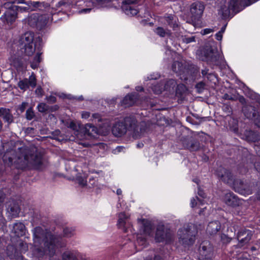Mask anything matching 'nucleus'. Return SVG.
<instances>
[{
	"instance_id": "nucleus-1",
	"label": "nucleus",
	"mask_w": 260,
	"mask_h": 260,
	"mask_svg": "<svg viewBox=\"0 0 260 260\" xmlns=\"http://www.w3.org/2000/svg\"><path fill=\"white\" fill-rule=\"evenodd\" d=\"M34 241L33 254L38 257L43 256L45 253L52 255L55 253V243L59 241L58 238L50 233L44 231L40 227L34 229Z\"/></svg>"
},
{
	"instance_id": "nucleus-2",
	"label": "nucleus",
	"mask_w": 260,
	"mask_h": 260,
	"mask_svg": "<svg viewBox=\"0 0 260 260\" xmlns=\"http://www.w3.org/2000/svg\"><path fill=\"white\" fill-rule=\"evenodd\" d=\"M42 153L36 147L23 146L18 149L16 157L10 158V161L18 165L22 169L29 165L39 169L42 164Z\"/></svg>"
},
{
	"instance_id": "nucleus-3",
	"label": "nucleus",
	"mask_w": 260,
	"mask_h": 260,
	"mask_svg": "<svg viewBox=\"0 0 260 260\" xmlns=\"http://www.w3.org/2000/svg\"><path fill=\"white\" fill-rule=\"evenodd\" d=\"M218 14L225 18L241 10L239 0H217Z\"/></svg>"
},
{
	"instance_id": "nucleus-4",
	"label": "nucleus",
	"mask_w": 260,
	"mask_h": 260,
	"mask_svg": "<svg viewBox=\"0 0 260 260\" xmlns=\"http://www.w3.org/2000/svg\"><path fill=\"white\" fill-rule=\"evenodd\" d=\"M137 120L133 117H126L124 122H117L113 127L112 133L116 137H121L125 134L127 130L136 131Z\"/></svg>"
},
{
	"instance_id": "nucleus-5",
	"label": "nucleus",
	"mask_w": 260,
	"mask_h": 260,
	"mask_svg": "<svg viewBox=\"0 0 260 260\" xmlns=\"http://www.w3.org/2000/svg\"><path fill=\"white\" fill-rule=\"evenodd\" d=\"M49 21V17L47 15H39L38 14H32L28 19V24L32 26L41 29L45 27Z\"/></svg>"
},
{
	"instance_id": "nucleus-6",
	"label": "nucleus",
	"mask_w": 260,
	"mask_h": 260,
	"mask_svg": "<svg viewBox=\"0 0 260 260\" xmlns=\"http://www.w3.org/2000/svg\"><path fill=\"white\" fill-rule=\"evenodd\" d=\"M180 243L185 245L192 244L194 241V236L187 229H181L178 232Z\"/></svg>"
},
{
	"instance_id": "nucleus-7",
	"label": "nucleus",
	"mask_w": 260,
	"mask_h": 260,
	"mask_svg": "<svg viewBox=\"0 0 260 260\" xmlns=\"http://www.w3.org/2000/svg\"><path fill=\"white\" fill-rule=\"evenodd\" d=\"M28 8V6L25 7H19L17 6H13L11 9L8 10L5 14V17L6 20L8 23H12L14 22L17 17V12H23L29 11V9Z\"/></svg>"
},
{
	"instance_id": "nucleus-8",
	"label": "nucleus",
	"mask_w": 260,
	"mask_h": 260,
	"mask_svg": "<svg viewBox=\"0 0 260 260\" xmlns=\"http://www.w3.org/2000/svg\"><path fill=\"white\" fill-rule=\"evenodd\" d=\"M216 174L222 181L230 185H235L233 176L229 171L220 167L216 171Z\"/></svg>"
},
{
	"instance_id": "nucleus-9",
	"label": "nucleus",
	"mask_w": 260,
	"mask_h": 260,
	"mask_svg": "<svg viewBox=\"0 0 260 260\" xmlns=\"http://www.w3.org/2000/svg\"><path fill=\"white\" fill-rule=\"evenodd\" d=\"M204 5L199 2H196L191 5L190 13L191 17L194 20H198L202 16L204 10Z\"/></svg>"
},
{
	"instance_id": "nucleus-10",
	"label": "nucleus",
	"mask_w": 260,
	"mask_h": 260,
	"mask_svg": "<svg viewBox=\"0 0 260 260\" xmlns=\"http://www.w3.org/2000/svg\"><path fill=\"white\" fill-rule=\"evenodd\" d=\"M36 84L37 80L34 73H32L28 79H24L19 81L18 83V87L23 91L27 90L29 87L34 88Z\"/></svg>"
},
{
	"instance_id": "nucleus-11",
	"label": "nucleus",
	"mask_w": 260,
	"mask_h": 260,
	"mask_svg": "<svg viewBox=\"0 0 260 260\" xmlns=\"http://www.w3.org/2000/svg\"><path fill=\"white\" fill-rule=\"evenodd\" d=\"M172 235L167 230L165 231L164 226H159L157 228L155 235V240L158 242L166 241L167 242L170 241Z\"/></svg>"
},
{
	"instance_id": "nucleus-12",
	"label": "nucleus",
	"mask_w": 260,
	"mask_h": 260,
	"mask_svg": "<svg viewBox=\"0 0 260 260\" xmlns=\"http://www.w3.org/2000/svg\"><path fill=\"white\" fill-rule=\"evenodd\" d=\"M11 233L14 236L21 237L25 234L26 229L24 224L21 222H17L10 225Z\"/></svg>"
},
{
	"instance_id": "nucleus-13",
	"label": "nucleus",
	"mask_w": 260,
	"mask_h": 260,
	"mask_svg": "<svg viewBox=\"0 0 260 260\" xmlns=\"http://www.w3.org/2000/svg\"><path fill=\"white\" fill-rule=\"evenodd\" d=\"M252 232L248 230H242L239 232L237 235V238L239 241V245L242 246L249 242L252 236Z\"/></svg>"
},
{
	"instance_id": "nucleus-14",
	"label": "nucleus",
	"mask_w": 260,
	"mask_h": 260,
	"mask_svg": "<svg viewBox=\"0 0 260 260\" xmlns=\"http://www.w3.org/2000/svg\"><path fill=\"white\" fill-rule=\"evenodd\" d=\"M204 56L201 57L202 60H205L207 61H211L212 62H216L218 58V54L216 52H214V50L210 47L205 49L203 52Z\"/></svg>"
},
{
	"instance_id": "nucleus-15",
	"label": "nucleus",
	"mask_w": 260,
	"mask_h": 260,
	"mask_svg": "<svg viewBox=\"0 0 260 260\" xmlns=\"http://www.w3.org/2000/svg\"><path fill=\"white\" fill-rule=\"evenodd\" d=\"M134 2V0H125V4L123 5L122 9L127 15L134 16L138 13V10L136 8V6L131 5Z\"/></svg>"
},
{
	"instance_id": "nucleus-16",
	"label": "nucleus",
	"mask_w": 260,
	"mask_h": 260,
	"mask_svg": "<svg viewBox=\"0 0 260 260\" xmlns=\"http://www.w3.org/2000/svg\"><path fill=\"white\" fill-rule=\"evenodd\" d=\"M212 248L208 242H204L200 247V253L202 256V260L208 259L211 255Z\"/></svg>"
},
{
	"instance_id": "nucleus-17",
	"label": "nucleus",
	"mask_w": 260,
	"mask_h": 260,
	"mask_svg": "<svg viewBox=\"0 0 260 260\" xmlns=\"http://www.w3.org/2000/svg\"><path fill=\"white\" fill-rule=\"evenodd\" d=\"M97 134V128L91 124H86L82 127L81 132L82 136L83 135H87L91 137H95Z\"/></svg>"
},
{
	"instance_id": "nucleus-18",
	"label": "nucleus",
	"mask_w": 260,
	"mask_h": 260,
	"mask_svg": "<svg viewBox=\"0 0 260 260\" xmlns=\"http://www.w3.org/2000/svg\"><path fill=\"white\" fill-rule=\"evenodd\" d=\"M138 222L140 224L141 228L144 234L146 235L150 236L152 233V224L148 220L145 219H138Z\"/></svg>"
},
{
	"instance_id": "nucleus-19",
	"label": "nucleus",
	"mask_w": 260,
	"mask_h": 260,
	"mask_svg": "<svg viewBox=\"0 0 260 260\" xmlns=\"http://www.w3.org/2000/svg\"><path fill=\"white\" fill-rule=\"evenodd\" d=\"M223 201L228 206H235L238 204V201L236 196L231 192L226 193L223 197Z\"/></svg>"
},
{
	"instance_id": "nucleus-20",
	"label": "nucleus",
	"mask_w": 260,
	"mask_h": 260,
	"mask_svg": "<svg viewBox=\"0 0 260 260\" xmlns=\"http://www.w3.org/2000/svg\"><path fill=\"white\" fill-rule=\"evenodd\" d=\"M138 95L137 93L128 94L124 98L122 101V105L125 107H129L133 105L136 103Z\"/></svg>"
},
{
	"instance_id": "nucleus-21",
	"label": "nucleus",
	"mask_w": 260,
	"mask_h": 260,
	"mask_svg": "<svg viewBox=\"0 0 260 260\" xmlns=\"http://www.w3.org/2000/svg\"><path fill=\"white\" fill-rule=\"evenodd\" d=\"M26 4L28 5L27 9H29L31 11L40 10L42 8H46L49 6L48 4L45 2L30 1Z\"/></svg>"
},
{
	"instance_id": "nucleus-22",
	"label": "nucleus",
	"mask_w": 260,
	"mask_h": 260,
	"mask_svg": "<svg viewBox=\"0 0 260 260\" xmlns=\"http://www.w3.org/2000/svg\"><path fill=\"white\" fill-rule=\"evenodd\" d=\"M129 216L128 215H126L124 212H121L118 215V220L117 225L119 228H120L126 232V230L125 229V225L128 222V219Z\"/></svg>"
},
{
	"instance_id": "nucleus-23",
	"label": "nucleus",
	"mask_w": 260,
	"mask_h": 260,
	"mask_svg": "<svg viewBox=\"0 0 260 260\" xmlns=\"http://www.w3.org/2000/svg\"><path fill=\"white\" fill-rule=\"evenodd\" d=\"M8 213L11 218H14L18 216L20 212V208L17 203L15 202L10 204L7 209Z\"/></svg>"
},
{
	"instance_id": "nucleus-24",
	"label": "nucleus",
	"mask_w": 260,
	"mask_h": 260,
	"mask_svg": "<svg viewBox=\"0 0 260 260\" xmlns=\"http://www.w3.org/2000/svg\"><path fill=\"white\" fill-rule=\"evenodd\" d=\"M83 125L79 123H76L74 121H71L68 127H70L74 131L75 135L78 137H82L81 132Z\"/></svg>"
},
{
	"instance_id": "nucleus-25",
	"label": "nucleus",
	"mask_w": 260,
	"mask_h": 260,
	"mask_svg": "<svg viewBox=\"0 0 260 260\" xmlns=\"http://www.w3.org/2000/svg\"><path fill=\"white\" fill-rule=\"evenodd\" d=\"M220 229V223L218 221H214L209 223L207 232L210 235H214L218 232Z\"/></svg>"
},
{
	"instance_id": "nucleus-26",
	"label": "nucleus",
	"mask_w": 260,
	"mask_h": 260,
	"mask_svg": "<svg viewBox=\"0 0 260 260\" xmlns=\"http://www.w3.org/2000/svg\"><path fill=\"white\" fill-rule=\"evenodd\" d=\"M81 255L76 251H66L62 255L63 260H79Z\"/></svg>"
},
{
	"instance_id": "nucleus-27",
	"label": "nucleus",
	"mask_w": 260,
	"mask_h": 260,
	"mask_svg": "<svg viewBox=\"0 0 260 260\" xmlns=\"http://www.w3.org/2000/svg\"><path fill=\"white\" fill-rule=\"evenodd\" d=\"M34 34L31 32L25 33L21 38L20 41L24 46L34 43Z\"/></svg>"
},
{
	"instance_id": "nucleus-28",
	"label": "nucleus",
	"mask_w": 260,
	"mask_h": 260,
	"mask_svg": "<svg viewBox=\"0 0 260 260\" xmlns=\"http://www.w3.org/2000/svg\"><path fill=\"white\" fill-rule=\"evenodd\" d=\"M2 116L3 119L7 122L8 124L10 123L13 121V116L10 113L9 109H1V117Z\"/></svg>"
},
{
	"instance_id": "nucleus-29",
	"label": "nucleus",
	"mask_w": 260,
	"mask_h": 260,
	"mask_svg": "<svg viewBox=\"0 0 260 260\" xmlns=\"http://www.w3.org/2000/svg\"><path fill=\"white\" fill-rule=\"evenodd\" d=\"M166 20L167 22L169 25L172 27L173 29H175L178 27V24L177 23V18L175 16L172 15H169L166 17Z\"/></svg>"
},
{
	"instance_id": "nucleus-30",
	"label": "nucleus",
	"mask_w": 260,
	"mask_h": 260,
	"mask_svg": "<svg viewBox=\"0 0 260 260\" xmlns=\"http://www.w3.org/2000/svg\"><path fill=\"white\" fill-rule=\"evenodd\" d=\"M75 235V229L73 228L66 227L63 229L62 236L66 238H71Z\"/></svg>"
},
{
	"instance_id": "nucleus-31",
	"label": "nucleus",
	"mask_w": 260,
	"mask_h": 260,
	"mask_svg": "<svg viewBox=\"0 0 260 260\" xmlns=\"http://www.w3.org/2000/svg\"><path fill=\"white\" fill-rule=\"evenodd\" d=\"M24 46L25 47V52L28 56L32 55L36 47H37V45L34 43H31Z\"/></svg>"
},
{
	"instance_id": "nucleus-32",
	"label": "nucleus",
	"mask_w": 260,
	"mask_h": 260,
	"mask_svg": "<svg viewBox=\"0 0 260 260\" xmlns=\"http://www.w3.org/2000/svg\"><path fill=\"white\" fill-rule=\"evenodd\" d=\"M41 61V53H38L34 58V61L31 63V67L33 69L38 68L39 62Z\"/></svg>"
},
{
	"instance_id": "nucleus-33",
	"label": "nucleus",
	"mask_w": 260,
	"mask_h": 260,
	"mask_svg": "<svg viewBox=\"0 0 260 260\" xmlns=\"http://www.w3.org/2000/svg\"><path fill=\"white\" fill-rule=\"evenodd\" d=\"M155 32L161 37H164L166 35H169L170 32L168 30H165L162 27H158L156 28Z\"/></svg>"
},
{
	"instance_id": "nucleus-34",
	"label": "nucleus",
	"mask_w": 260,
	"mask_h": 260,
	"mask_svg": "<svg viewBox=\"0 0 260 260\" xmlns=\"http://www.w3.org/2000/svg\"><path fill=\"white\" fill-rule=\"evenodd\" d=\"M38 109L40 112H44L48 109V107L44 103H40L38 105Z\"/></svg>"
},
{
	"instance_id": "nucleus-35",
	"label": "nucleus",
	"mask_w": 260,
	"mask_h": 260,
	"mask_svg": "<svg viewBox=\"0 0 260 260\" xmlns=\"http://www.w3.org/2000/svg\"><path fill=\"white\" fill-rule=\"evenodd\" d=\"M19 246L20 250L22 252H25L28 250V245L25 243L21 242H20Z\"/></svg>"
},
{
	"instance_id": "nucleus-36",
	"label": "nucleus",
	"mask_w": 260,
	"mask_h": 260,
	"mask_svg": "<svg viewBox=\"0 0 260 260\" xmlns=\"http://www.w3.org/2000/svg\"><path fill=\"white\" fill-rule=\"evenodd\" d=\"M137 242L140 245L145 246L146 245V243L145 238L142 237V236H141V235H140V236L138 235Z\"/></svg>"
},
{
	"instance_id": "nucleus-37",
	"label": "nucleus",
	"mask_w": 260,
	"mask_h": 260,
	"mask_svg": "<svg viewBox=\"0 0 260 260\" xmlns=\"http://www.w3.org/2000/svg\"><path fill=\"white\" fill-rule=\"evenodd\" d=\"M26 118L31 120L34 116V113L31 108L28 109L26 112Z\"/></svg>"
},
{
	"instance_id": "nucleus-38",
	"label": "nucleus",
	"mask_w": 260,
	"mask_h": 260,
	"mask_svg": "<svg viewBox=\"0 0 260 260\" xmlns=\"http://www.w3.org/2000/svg\"><path fill=\"white\" fill-rule=\"evenodd\" d=\"M77 180L78 184L81 186H84L86 185V180L82 177H78Z\"/></svg>"
},
{
	"instance_id": "nucleus-39",
	"label": "nucleus",
	"mask_w": 260,
	"mask_h": 260,
	"mask_svg": "<svg viewBox=\"0 0 260 260\" xmlns=\"http://www.w3.org/2000/svg\"><path fill=\"white\" fill-rule=\"evenodd\" d=\"M205 84L203 82H200L196 85V88L199 93H201L204 89Z\"/></svg>"
},
{
	"instance_id": "nucleus-40",
	"label": "nucleus",
	"mask_w": 260,
	"mask_h": 260,
	"mask_svg": "<svg viewBox=\"0 0 260 260\" xmlns=\"http://www.w3.org/2000/svg\"><path fill=\"white\" fill-rule=\"evenodd\" d=\"M199 203L202 205L203 204L202 202L200 200H199L198 198H197V199H192L190 202V204L192 208L194 207L195 206H196Z\"/></svg>"
},
{
	"instance_id": "nucleus-41",
	"label": "nucleus",
	"mask_w": 260,
	"mask_h": 260,
	"mask_svg": "<svg viewBox=\"0 0 260 260\" xmlns=\"http://www.w3.org/2000/svg\"><path fill=\"white\" fill-rule=\"evenodd\" d=\"M199 148V145L198 142H194L192 143L191 146L189 147V149L191 151H196Z\"/></svg>"
},
{
	"instance_id": "nucleus-42",
	"label": "nucleus",
	"mask_w": 260,
	"mask_h": 260,
	"mask_svg": "<svg viewBox=\"0 0 260 260\" xmlns=\"http://www.w3.org/2000/svg\"><path fill=\"white\" fill-rule=\"evenodd\" d=\"M35 92L36 94H37L38 96H41L43 94V91L41 87H37L35 91Z\"/></svg>"
},
{
	"instance_id": "nucleus-43",
	"label": "nucleus",
	"mask_w": 260,
	"mask_h": 260,
	"mask_svg": "<svg viewBox=\"0 0 260 260\" xmlns=\"http://www.w3.org/2000/svg\"><path fill=\"white\" fill-rule=\"evenodd\" d=\"M183 41L186 43H189L194 41V38L193 37L185 38Z\"/></svg>"
},
{
	"instance_id": "nucleus-44",
	"label": "nucleus",
	"mask_w": 260,
	"mask_h": 260,
	"mask_svg": "<svg viewBox=\"0 0 260 260\" xmlns=\"http://www.w3.org/2000/svg\"><path fill=\"white\" fill-rule=\"evenodd\" d=\"M90 116V113L88 112L83 111L82 112L81 117L82 118L87 119Z\"/></svg>"
},
{
	"instance_id": "nucleus-45",
	"label": "nucleus",
	"mask_w": 260,
	"mask_h": 260,
	"mask_svg": "<svg viewBox=\"0 0 260 260\" xmlns=\"http://www.w3.org/2000/svg\"><path fill=\"white\" fill-rule=\"evenodd\" d=\"M222 38V34L221 31H219L216 34V38L217 40L220 41Z\"/></svg>"
},
{
	"instance_id": "nucleus-46",
	"label": "nucleus",
	"mask_w": 260,
	"mask_h": 260,
	"mask_svg": "<svg viewBox=\"0 0 260 260\" xmlns=\"http://www.w3.org/2000/svg\"><path fill=\"white\" fill-rule=\"evenodd\" d=\"M47 100L52 103L56 102V98L53 96H50L47 98Z\"/></svg>"
},
{
	"instance_id": "nucleus-47",
	"label": "nucleus",
	"mask_w": 260,
	"mask_h": 260,
	"mask_svg": "<svg viewBox=\"0 0 260 260\" xmlns=\"http://www.w3.org/2000/svg\"><path fill=\"white\" fill-rule=\"evenodd\" d=\"M212 31V30L211 29L207 28L203 30V32L202 31V34L203 35H206L210 33Z\"/></svg>"
},
{
	"instance_id": "nucleus-48",
	"label": "nucleus",
	"mask_w": 260,
	"mask_h": 260,
	"mask_svg": "<svg viewBox=\"0 0 260 260\" xmlns=\"http://www.w3.org/2000/svg\"><path fill=\"white\" fill-rule=\"evenodd\" d=\"M91 9L90 8H87V9H82L81 10H80L79 11V13H89L90 11H91Z\"/></svg>"
},
{
	"instance_id": "nucleus-49",
	"label": "nucleus",
	"mask_w": 260,
	"mask_h": 260,
	"mask_svg": "<svg viewBox=\"0 0 260 260\" xmlns=\"http://www.w3.org/2000/svg\"><path fill=\"white\" fill-rule=\"evenodd\" d=\"M27 104L26 103H23L20 107V110L23 111L26 108Z\"/></svg>"
},
{
	"instance_id": "nucleus-50",
	"label": "nucleus",
	"mask_w": 260,
	"mask_h": 260,
	"mask_svg": "<svg viewBox=\"0 0 260 260\" xmlns=\"http://www.w3.org/2000/svg\"><path fill=\"white\" fill-rule=\"evenodd\" d=\"M255 124L260 127V116L255 121Z\"/></svg>"
},
{
	"instance_id": "nucleus-51",
	"label": "nucleus",
	"mask_w": 260,
	"mask_h": 260,
	"mask_svg": "<svg viewBox=\"0 0 260 260\" xmlns=\"http://www.w3.org/2000/svg\"><path fill=\"white\" fill-rule=\"evenodd\" d=\"M198 194L200 196L204 198V193L203 191L201 190L200 189L199 190Z\"/></svg>"
},
{
	"instance_id": "nucleus-52",
	"label": "nucleus",
	"mask_w": 260,
	"mask_h": 260,
	"mask_svg": "<svg viewBox=\"0 0 260 260\" xmlns=\"http://www.w3.org/2000/svg\"><path fill=\"white\" fill-rule=\"evenodd\" d=\"M15 3L17 4H23L26 3L24 0H15Z\"/></svg>"
},
{
	"instance_id": "nucleus-53",
	"label": "nucleus",
	"mask_w": 260,
	"mask_h": 260,
	"mask_svg": "<svg viewBox=\"0 0 260 260\" xmlns=\"http://www.w3.org/2000/svg\"><path fill=\"white\" fill-rule=\"evenodd\" d=\"M153 91L157 94H159L161 92V89L156 90V89H153Z\"/></svg>"
},
{
	"instance_id": "nucleus-54",
	"label": "nucleus",
	"mask_w": 260,
	"mask_h": 260,
	"mask_svg": "<svg viewBox=\"0 0 260 260\" xmlns=\"http://www.w3.org/2000/svg\"><path fill=\"white\" fill-rule=\"evenodd\" d=\"M116 193L118 195H121L122 194V190L121 189H118L117 190Z\"/></svg>"
},
{
	"instance_id": "nucleus-55",
	"label": "nucleus",
	"mask_w": 260,
	"mask_h": 260,
	"mask_svg": "<svg viewBox=\"0 0 260 260\" xmlns=\"http://www.w3.org/2000/svg\"><path fill=\"white\" fill-rule=\"evenodd\" d=\"M238 260H249V259L246 257H243L239 258Z\"/></svg>"
},
{
	"instance_id": "nucleus-56",
	"label": "nucleus",
	"mask_w": 260,
	"mask_h": 260,
	"mask_svg": "<svg viewBox=\"0 0 260 260\" xmlns=\"http://www.w3.org/2000/svg\"><path fill=\"white\" fill-rule=\"evenodd\" d=\"M154 260H161V258L160 256H156L154 257Z\"/></svg>"
},
{
	"instance_id": "nucleus-57",
	"label": "nucleus",
	"mask_w": 260,
	"mask_h": 260,
	"mask_svg": "<svg viewBox=\"0 0 260 260\" xmlns=\"http://www.w3.org/2000/svg\"><path fill=\"white\" fill-rule=\"evenodd\" d=\"M224 98L225 99H231L228 94H224Z\"/></svg>"
},
{
	"instance_id": "nucleus-58",
	"label": "nucleus",
	"mask_w": 260,
	"mask_h": 260,
	"mask_svg": "<svg viewBox=\"0 0 260 260\" xmlns=\"http://www.w3.org/2000/svg\"><path fill=\"white\" fill-rule=\"evenodd\" d=\"M122 149V147H118L117 148V150L119 152H120L121 151V149Z\"/></svg>"
},
{
	"instance_id": "nucleus-59",
	"label": "nucleus",
	"mask_w": 260,
	"mask_h": 260,
	"mask_svg": "<svg viewBox=\"0 0 260 260\" xmlns=\"http://www.w3.org/2000/svg\"><path fill=\"white\" fill-rule=\"evenodd\" d=\"M224 30H225V28L222 27L220 31H221L222 34L224 32Z\"/></svg>"
},
{
	"instance_id": "nucleus-60",
	"label": "nucleus",
	"mask_w": 260,
	"mask_h": 260,
	"mask_svg": "<svg viewBox=\"0 0 260 260\" xmlns=\"http://www.w3.org/2000/svg\"><path fill=\"white\" fill-rule=\"evenodd\" d=\"M143 89V88L141 87H138L137 88V90H142Z\"/></svg>"
},
{
	"instance_id": "nucleus-61",
	"label": "nucleus",
	"mask_w": 260,
	"mask_h": 260,
	"mask_svg": "<svg viewBox=\"0 0 260 260\" xmlns=\"http://www.w3.org/2000/svg\"><path fill=\"white\" fill-rule=\"evenodd\" d=\"M79 99H80V100H83V98H82V96L80 97V98H79Z\"/></svg>"
},
{
	"instance_id": "nucleus-62",
	"label": "nucleus",
	"mask_w": 260,
	"mask_h": 260,
	"mask_svg": "<svg viewBox=\"0 0 260 260\" xmlns=\"http://www.w3.org/2000/svg\"><path fill=\"white\" fill-rule=\"evenodd\" d=\"M94 181V180H93V179H90L89 182H91V181L92 182V181Z\"/></svg>"
},
{
	"instance_id": "nucleus-63",
	"label": "nucleus",
	"mask_w": 260,
	"mask_h": 260,
	"mask_svg": "<svg viewBox=\"0 0 260 260\" xmlns=\"http://www.w3.org/2000/svg\"><path fill=\"white\" fill-rule=\"evenodd\" d=\"M94 182H93V183H91V185H92V186L94 185Z\"/></svg>"
},
{
	"instance_id": "nucleus-64",
	"label": "nucleus",
	"mask_w": 260,
	"mask_h": 260,
	"mask_svg": "<svg viewBox=\"0 0 260 260\" xmlns=\"http://www.w3.org/2000/svg\"><path fill=\"white\" fill-rule=\"evenodd\" d=\"M257 139H253V141H256Z\"/></svg>"
}]
</instances>
